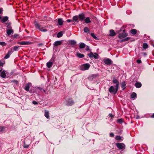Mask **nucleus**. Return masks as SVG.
<instances>
[{"instance_id":"4d7b16f0","label":"nucleus","mask_w":154,"mask_h":154,"mask_svg":"<svg viewBox=\"0 0 154 154\" xmlns=\"http://www.w3.org/2000/svg\"><path fill=\"white\" fill-rule=\"evenodd\" d=\"M109 115L110 117H111V118H112L113 117V116L111 114H109Z\"/></svg>"},{"instance_id":"f8f14e48","label":"nucleus","mask_w":154,"mask_h":154,"mask_svg":"<svg viewBox=\"0 0 154 154\" xmlns=\"http://www.w3.org/2000/svg\"><path fill=\"white\" fill-rule=\"evenodd\" d=\"M104 63L106 64L110 65L112 63V61L110 59L107 58L104 60Z\"/></svg>"},{"instance_id":"6e6552de","label":"nucleus","mask_w":154,"mask_h":154,"mask_svg":"<svg viewBox=\"0 0 154 154\" xmlns=\"http://www.w3.org/2000/svg\"><path fill=\"white\" fill-rule=\"evenodd\" d=\"M95 55L93 53L91 52L88 54V56L90 58L94 57L95 59H97L98 58V55L97 53H94Z\"/></svg>"},{"instance_id":"8fccbe9b","label":"nucleus","mask_w":154,"mask_h":154,"mask_svg":"<svg viewBox=\"0 0 154 154\" xmlns=\"http://www.w3.org/2000/svg\"><path fill=\"white\" fill-rule=\"evenodd\" d=\"M109 135L110 137H113L114 136V135L113 133L111 132L110 133Z\"/></svg>"},{"instance_id":"e2e57ef3","label":"nucleus","mask_w":154,"mask_h":154,"mask_svg":"<svg viewBox=\"0 0 154 154\" xmlns=\"http://www.w3.org/2000/svg\"><path fill=\"white\" fill-rule=\"evenodd\" d=\"M25 30L27 32V33H29V31H27L26 30Z\"/></svg>"},{"instance_id":"aec40b11","label":"nucleus","mask_w":154,"mask_h":154,"mask_svg":"<svg viewBox=\"0 0 154 154\" xmlns=\"http://www.w3.org/2000/svg\"><path fill=\"white\" fill-rule=\"evenodd\" d=\"M109 32V36H113L115 35L116 34L114 31L112 29L110 30Z\"/></svg>"},{"instance_id":"2f4dec72","label":"nucleus","mask_w":154,"mask_h":154,"mask_svg":"<svg viewBox=\"0 0 154 154\" xmlns=\"http://www.w3.org/2000/svg\"><path fill=\"white\" fill-rule=\"evenodd\" d=\"M85 46V44L83 43H81L79 45V47L80 48L82 49L84 48Z\"/></svg>"},{"instance_id":"3c124183","label":"nucleus","mask_w":154,"mask_h":154,"mask_svg":"<svg viewBox=\"0 0 154 154\" xmlns=\"http://www.w3.org/2000/svg\"><path fill=\"white\" fill-rule=\"evenodd\" d=\"M136 62L138 63H141V61L140 60H137Z\"/></svg>"},{"instance_id":"69168bd1","label":"nucleus","mask_w":154,"mask_h":154,"mask_svg":"<svg viewBox=\"0 0 154 154\" xmlns=\"http://www.w3.org/2000/svg\"><path fill=\"white\" fill-rule=\"evenodd\" d=\"M2 18V17L1 16H0V20Z\"/></svg>"},{"instance_id":"603ef678","label":"nucleus","mask_w":154,"mask_h":154,"mask_svg":"<svg viewBox=\"0 0 154 154\" xmlns=\"http://www.w3.org/2000/svg\"><path fill=\"white\" fill-rule=\"evenodd\" d=\"M32 103L33 104L35 105L37 104H38V103L36 101H33Z\"/></svg>"},{"instance_id":"37998d69","label":"nucleus","mask_w":154,"mask_h":154,"mask_svg":"<svg viewBox=\"0 0 154 154\" xmlns=\"http://www.w3.org/2000/svg\"><path fill=\"white\" fill-rule=\"evenodd\" d=\"M7 24L8 25H7V28H9V29L12 28L10 26V25H11L10 23H7Z\"/></svg>"},{"instance_id":"f257e3e1","label":"nucleus","mask_w":154,"mask_h":154,"mask_svg":"<svg viewBox=\"0 0 154 154\" xmlns=\"http://www.w3.org/2000/svg\"><path fill=\"white\" fill-rule=\"evenodd\" d=\"M85 17L84 13H82L79 14L78 15H75L73 17L72 19L74 21V23H72L73 25H75V22L78 23L79 21L82 22L84 21Z\"/></svg>"},{"instance_id":"58836bf2","label":"nucleus","mask_w":154,"mask_h":154,"mask_svg":"<svg viewBox=\"0 0 154 154\" xmlns=\"http://www.w3.org/2000/svg\"><path fill=\"white\" fill-rule=\"evenodd\" d=\"M30 88L29 86V85H27L25 88V89L27 91H29Z\"/></svg>"},{"instance_id":"20e7f679","label":"nucleus","mask_w":154,"mask_h":154,"mask_svg":"<svg viewBox=\"0 0 154 154\" xmlns=\"http://www.w3.org/2000/svg\"><path fill=\"white\" fill-rule=\"evenodd\" d=\"M126 29H124L123 30V32L120 33L118 35V38H123L128 35V34L127 33L125 32Z\"/></svg>"},{"instance_id":"f3484780","label":"nucleus","mask_w":154,"mask_h":154,"mask_svg":"<svg viewBox=\"0 0 154 154\" xmlns=\"http://www.w3.org/2000/svg\"><path fill=\"white\" fill-rule=\"evenodd\" d=\"M8 17L7 16L4 17L1 20V22L4 23L8 21Z\"/></svg>"},{"instance_id":"6e6d98bb","label":"nucleus","mask_w":154,"mask_h":154,"mask_svg":"<svg viewBox=\"0 0 154 154\" xmlns=\"http://www.w3.org/2000/svg\"><path fill=\"white\" fill-rule=\"evenodd\" d=\"M3 9L2 8H0V14H1L2 11H3Z\"/></svg>"},{"instance_id":"c03bdc74","label":"nucleus","mask_w":154,"mask_h":154,"mask_svg":"<svg viewBox=\"0 0 154 154\" xmlns=\"http://www.w3.org/2000/svg\"><path fill=\"white\" fill-rule=\"evenodd\" d=\"M11 82L14 83H15L17 85V84H18V81L17 80H15V79L13 80Z\"/></svg>"},{"instance_id":"09e8293b","label":"nucleus","mask_w":154,"mask_h":154,"mask_svg":"<svg viewBox=\"0 0 154 154\" xmlns=\"http://www.w3.org/2000/svg\"><path fill=\"white\" fill-rule=\"evenodd\" d=\"M5 63H3L1 60L0 61V67L2 66Z\"/></svg>"},{"instance_id":"0e129e2a","label":"nucleus","mask_w":154,"mask_h":154,"mask_svg":"<svg viewBox=\"0 0 154 154\" xmlns=\"http://www.w3.org/2000/svg\"><path fill=\"white\" fill-rule=\"evenodd\" d=\"M122 28H123V27H122V28H121V29L120 30H119V31H120V32H121V31H122Z\"/></svg>"},{"instance_id":"b1692460","label":"nucleus","mask_w":154,"mask_h":154,"mask_svg":"<svg viewBox=\"0 0 154 154\" xmlns=\"http://www.w3.org/2000/svg\"><path fill=\"white\" fill-rule=\"evenodd\" d=\"M69 44L71 45H75L76 43V42L74 40H71L69 42Z\"/></svg>"},{"instance_id":"f03ea898","label":"nucleus","mask_w":154,"mask_h":154,"mask_svg":"<svg viewBox=\"0 0 154 154\" xmlns=\"http://www.w3.org/2000/svg\"><path fill=\"white\" fill-rule=\"evenodd\" d=\"M34 24L35 28L38 29L41 32H45L48 31L47 29H45L44 27H41V26L36 21H34Z\"/></svg>"},{"instance_id":"ddd939ff","label":"nucleus","mask_w":154,"mask_h":154,"mask_svg":"<svg viewBox=\"0 0 154 154\" xmlns=\"http://www.w3.org/2000/svg\"><path fill=\"white\" fill-rule=\"evenodd\" d=\"M116 90V88L115 89L114 87L113 86H111L109 89V92L111 93H113L114 94H115L116 93H115Z\"/></svg>"},{"instance_id":"dca6fc26","label":"nucleus","mask_w":154,"mask_h":154,"mask_svg":"<svg viewBox=\"0 0 154 154\" xmlns=\"http://www.w3.org/2000/svg\"><path fill=\"white\" fill-rule=\"evenodd\" d=\"M84 21H85V23L87 24L90 23L91 22L90 18L89 17H87L86 18L85 17Z\"/></svg>"},{"instance_id":"423d86ee","label":"nucleus","mask_w":154,"mask_h":154,"mask_svg":"<svg viewBox=\"0 0 154 154\" xmlns=\"http://www.w3.org/2000/svg\"><path fill=\"white\" fill-rule=\"evenodd\" d=\"M112 82L114 84H116V90L115 93H116L118 90L119 85V82L118 80L116 79L115 77L113 78L112 80Z\"/></svg>"},{"instance_id":"cd10ccee","label":"nucleus","mask_w":154,"mask_h":154,"mask_svg":"<svg viewBox=\"0 0 154 154\" xmlns=\"http://www.w3.org/2000/svg\"><path fill=\"white\" fill-rule=\"evenodd\" d=\"M131 32L133 35H135L137 32V30L135 29H132L131 30Z\"/></svg>"},{"instance_id":"7ed1b4c3","label":"nucleus","mask_w":154,"mask_h":154,"mask_svg":"<svg viewBox=\"0 0 154 154\" xmlns=\"http://www.w3.org/2000/svg\"><path fill=\"white\" fill-rule=\"evenodd\" d=\"M90 65L88 63L83 64L79 66L80 69L82 71L88 70L90 67Z\"/></svg>"},{"instance_id":"5fc2aeb1","label":"nucleus","mask_w":154,"mask_h":154,"mask_svg":"<svg viewBox=\"0 0 154 154\" xmlns=\"http://www.w3.org/2000/svg\"><path fill=\"white\" fill-rule=\"evenodd\" d=\"M86 50L87 51H90L89 48V46H87V48H86Z\"/></svg>"},{"instance_id":"473e14b6","label":"nucleus","mask_w":154,"mask_h":154,"mask_svg":"<svg viewBox=\"0 0 154 154\" xmlns=\"http://www.w3.org/2000/svg\"><path fill=\"white\" fill-rule=\"evenodd\" d=\"M137 96V94L135 92L132 93L131 95V98H134Z\"/></svg>"},{"instance_id":"c9c22d12","label":"nucleus","mask_w":154,"mask_h":154,"mask_svg":"<svg viewBox=\"0 0 154 154\" xmlns=\"http://www.w3.org/2000/svg\"><path fill=\"white\" fill-rule=\"evenodd\" d=\"M115 139L116 140H123L122 139V137L120 136L117 135L116 136Z\"/></svg>"},{"instance_id":"72a5a7b5","label":"nucleus","mask_w":154,"mask_h":154,"mask_svg":"<svg viewBox=\"0 0 154 154\" xmlns=\"http://www.w3.org/2000/svg\"><path fill=\"white\" fill-rule=\"evenodd\" d=\"M19 36V35L18 34H14V35L12 36L11 38L12 39L14 38H17Z\"/></svg>"},{"instance_id":"a19ab883","label":"nucleus","mask_w":154,"mask_h":154,"mask_svg":"<svg viewBox=\"0 0 154 154\" xmlns=\"http://www.w3.org/2000/svg\"><path fill=\"white\" fill-rule=\"evenodd\" d=\"M0 45L3 46H5L6 45V43L4 42H0Z\"/></svg>"},{"instance_id":"052dcab7","label":"nucleus","mask_w":154,"mask_h":154,"mask_svg":"<svg viewBox=\"0 0 154 154\" xmlns=\"http://www.w3.org/2000/svg\"><path fill=\"white\" fill-rule=\"evenodd\" d=\"M43 91L44 92H45V93H46V91L44 89H43Z\"/></svg>"},{"instance_id":"a211bd4d","label":"nucleus","mask_w":154,"mask_h":154,"mask_svg":"<svg viewBox=\"0 0 154 154\" xmlns=\"http://www.w3.org/2000/svg\"><path fill=\"white\" fill-rule=\"evenodd\" d=\"M57 23L60 26H62L63 24V19L62 18H59L58 19Z\"/></svg>"},{"instance_id":"c756f323","label":"nucleus","mask_w":154,"mask_h":154,"mask_svg":"<svg viewBox=\"0 0 154 154\" xmlns=\"http://www.w3.org/2000/svg\"><path fill=\"white\" fill-rule=\"evenodd\" d=\"M63 35V32L62 31H60L59 32L57 35V37L58 38H60L62 37Z\"/></svg>"},{"instance_id":"5701e85b","label":"nucleus","mask_w":154,"mask_h":154,"mask_svg":"<svg viewBox=\"0 0 154 154\" xmlns=\"http://www.w3.org/2000/svg\"><path fill=\"white\" fill-rule=\"evenodd\" d=\"M135 86L137 88H139L141 87L142 84L140 82H136L135 83Z\"/></svg>"},{"instance_id":"4be33fe9","label":"nucleus","mask_w":154,"mask_h":154,"mask_svg":"<svg viewBox=\"0 0 154 154\" xmlns=\"http://www.w3.org/2000/svg\"><path fill=\"white\" fill-rule=\"evenodd\" d=\"M53 64V62L49 61L47 63L46 66L48 68H50L52 66Z\"/></svg>"},{"instance_id":"680f3d73","label":"nucleus","mask_w":154,"mask_h":154,"mask_svg":"<svg viewBox=\"0 0 154 154\" xmlns=\"http://www.w3.org/2000/svg\"><path fill=\"white\" fill-rule=\"evenodd\" d=\"M2 69L0 70V73H1L2 72Z\"/></svg>"},{"instance_id":"de8ad7c7","label":"nucleus","mask_w":154,"mask_h":154,"mask_svg":"<svg viewBox=\"0 0 154 154\" xmlns=\"http://www.w3.org/2000/svg\"><path fill=\"white\" fill-rule=\"evenodd\" d=\"M66 21L68 23H70L71 22H74V21H73V20L72 19V20H71V19H68L66 20Z\"/></svg>"},{"instance_id":"ea45409f","label":"nucleus","mask_w":154,"mask_h":154,"mask_svg":"<svg viewBox=\"0 0 154 154\" xmlns=\"http://www.w3.org/2000/svg\"><path fill=\"white\" fill-rule=\"evenodd\" d=\"M5 128L4 127L1 126H0V131H3L5 130Z\"/></svg>"},{"instance_id":"49530a36","label":"nucleus","mask_w":154,"mask_h":154,"mask_svg":"<svg viewBox=\"0 0 154 154\" xmlns=\"http://www.w3.org/2000/svg\"><path fill=\"white\" fill-rule=\"evenodd\" d=\"M36 89H38L39 90L41 91V92L43 91V89L42 88L40 87H36Z\"/></svg>"},{"instance_id":"a878e982","label":"nucleus","mask_w":154,"mask_h":154,"mask_svg":"<svg viewBox=\"0 0 154 154\" xmlns=\"http://www.w3.org/2000/svg\"><path fill=\"white\" fill-rule=\"evenodd\" d=\"M30 145V144H27L26 143V141H25L23 145L24 148H27Z\"/></svg>"},{"instance_id":"9b49d317","label":"nucleus","mask_w":154,"mask_h":154,"mask_svg":"<svg viewBox=\"0 0 154 154\" xmlns=\"http://www.w3.org/2000/svg\"><path fill=\"white\" fill-rule=\"evenodd\" d=\"M12 49H10L7 54L5 57L4 59H7L10 57V55L13 53V50Z\"/></svg>"},{"instance_id":"bf43d9fd","label":"nucleus","mask_w":154,"mask_h":154,"mask_svg":"<svg viewBox=\"0 0 154 154\" xmlns=\"http://www.w3.org/2000/svg\"><path fill=\"white\" fill-rule=\"evenodd\" d=\"M92 18L93 19H95L96 18V17L94 16H93Z\"/></svg>"},{"instance_id":"9d476101","label":"nucleus","mask_w":154,"mask_h":154,"mask_svg":"<svg viewBox=\"0 0 154 154\" xmlns=\"http://www.w3.org/2000/svg\"><path fill=\"white\" fill-rule=\"evenodd\" d=\"M62 41H57L55 42L53 44L54 47L55 48H56V47L62 44Z\"/></svg>"},{"instance_id":"4c0bfd02","label":"nucleus","mask_w":154,"mask_h":154,"mask_svg":"<svg viewBox=\"0 0 154 154\" xmlns=\"http://www.w3.org/2000/svg\"><path fill=\"white\" fill-rule=\"evenodd\" d=\"M97 75H98L97 74H93L91 75V77L92 78V79H95L97 77Z\"/></svg>"},{"instance_id":"864d4df0","label":"nucleus","mask_w":154,"mask_h":154,"mask_svg":"<svg viewBox=\"0 0 154 154\" xmlns=\"http://www.w3.org/2000/svg\"><path fill=\"white\" fill-rule=\"evenodd\" d=\"M141 54H143L144 56H146V55H147V54L146 53H145V52H142L141 53Z\"/></svg>"},{"instance_id":"e433bc0d","label":"nucleus","mask_w":154,"mask_h":154,"mask_svg":"<svg viewBox=\"0 0 154 154\" xmlns=\"http://www.w3.org/2000/svg\"><path fill=\"white\" fill-rule=\"evenodd\" d=\"M91 35L92 36V37H93L96 40H98V38L95 36L94 34V33H91Z\"/></svg>"},{"instance_id":"a18cd8bd","label":"nucleus","mask_w":154,"mask_h":154,"mask_svg":"<svg viewBox=\"0 0 154 154\" xmlns=\"http://www.w3.org/2000/svg\"><path fill=\"white\" fill-rule=\"evenodd\" d=\"M55 58L53 56L51 58V62L54 63V61H55Z\"/></svg>"},{"instance_id":"bb28decb","label":"nucleus","mask_w":154,"mask_h":154,"mask_svg":"<svg viewBox=\"0 0 154 154\" xmlns=\"http://www.w3.org/2000/svg\"><path fill=\"white\" fill-rule=\"evenodd\" d=\"M84 31L85 32L89 33L90 32V30L87 27H86L84 29Z\"/></svg>"},{"instance_id":"39448f33","label":"nucleus","mask_w":154,"mask_h":154,"mask_svg":"<svg viewBox=\"0 0 154 154\" xmlns=\"http://www.w3.org/2000/svg\"><path fill=\"white\" fill-rule=\"evenodd\" d=\"M116 145L117 148L120 149L124 150L125 149L126 146L124 143H116Z\"/></svg>"},{"instance_id":"c85d7f7f","label":"nucleus","mask_w":154,"mask_h":154,"mask_svg":"<svg viewBox=\"0 0 154 154\" xmlns=\"http://www.w3.org/2000/svg\"><path fill=\"white\" fill-rule=\"evenodd\" d=\"M45 116L48 119L49 117V112L48 111L45 110Z\"/></svg>"},{"instance_id":"338daca9","label":"nucleus","mask_w":154,"mask_h":154,"mask_svg":"<svg viewBox=\"0 0 154 154\" xmlns=\"http://www.w3.org/2000/svg\"><path fill=\"white\" fill-rule=\"evenodd\" d=\"M13 72H11V75H12V74H13Z\"/></svg>"},{"instance_id":"393cba45","label":"nucleus","mask_w":154,"mask_h":154,"mask_svg":"<svg viewBox=\"0 0 154 154\" xmlns=\"http://www.w3.org/2000/svg\"><path fill=\"white\" fill-rule=\"evenodd\" d=\"M6 73L4 70L0 74V76L2 78H5L6 77Z\"/></svg>"},{"instance_id":"1a4fd4ad","label":"nucleus","mask_w":154,"mask_h":154,"mask_svg":"<svg viewBox=\"0 0 154 154\" xmlns=\"http://www.w3.org/2000/svg\"><path fill=\"white\" fill-rule=\"evenodd\" d=\"M17 44L20 45H29L32 44V42L29 41H22L21 42H18Z\"/></svg>"},{"instance_id":"7c9ffc66","label":"nucleus","mask_w":154,"mask_h":154,"mask_svg":"<svg viewBox=\"0 0 154 154\" xmlns=\"http://www.w3.org/2000/svg\"><path fill=\"white\" fill-rule=\"evenodd\" d=\"M131 38L130 37H127L124 39H122L121 41V42H123L129 40Z\"/></svg>"},{"instance_id":"13d9d810","label":"nucleus","mask_w":154,"mask_h":154,"mask_svg":"<svg viewBox=\"0 0 154 154\" xmlns=\"http://www.w3.org/2000/svg\"><path fill=\"white\" fill-rule=\"evenodd\" d=\"M152 118H154V113L153 114L151 117Z\"/></svg>"},{"instance_id":"412c9836","label":"nucleus","mask_w":154,"mask_h":154,"mask_svg":"<svg viewBox=\"0 0 154 154\" xmlns=\"http://www.w3.org/2000/svg\"><path fill=\"white\" fill-rule=\"evenodd\" d=\"M19 47L18 46H14V47L11 48V49H12L13 50V52L14 51H18V50Z\"/></svg>"},{"instance_id":"774afa93","label":"nucleus","mask_w":154,"mask_h":154,"mask_svg":"<svg viewBox=\"0 0 154 154\" xmlns=\"http://www.w3.org/2000/svg\"><path fill=\"white\" fill-rule=\"evenodd\" d=\"M153 46L154 47V44L153 45Z\"/></svg>"},{"instance_id":"f704fd0d","label":"nucleus","mask_w":154,"mask_h":154,"mask_svg":"<svg viewBox=\"0 0 154 154\" xmlns=\"http://www.w3.org/2000/svg\"><path fill=\"white\" fill-rule=\"evenodd\" d=\"M148 47V45L146 43H144L143 44V48L146 49H147Z\"/></svg>"},{"instance_id":"79ce46f5","label":"nucleus","mask_w":154,"mask_h":154,"mask_svg":"<svg viewBox=\"0 0 154 154\" xmlns=\"http://www.w3.org/2000/svg\"><path fill=\"white\" fill-rule=\"evenodd\" d=\"M117 122L121 124L123 122L122 119H119L117 120Z\"/></svg>"},{"instance_id":"6ab92c4d","label":"nucleus","mask_w":154,"mask_h":154,"mask_svg":"<svg viewBox=\"0 0 154 154\" xmlns=\"http://www.w3.org/2000/svg\"><path fill=\"white\" fill-rule=\"evenodd\" d=\"M126 83L125 81H123L121 83V87L122 88V90H124L126 88Z\"/></svg>"},{"instance_id":"0eeeda50","label":"nucleus","mask_w":154,"mask_h":154,"mask_svg":"<svg viewBox=\"0 0 154 154\" xmlns=\"http://www.w3.org/2000/svg\"><path fill=\"white\" fill-rule=\"evenodd\" d=\"M75 103L74 101L72 98H69L66 100V105L67 106H71Z\"/></svg>"},{"instance_id":"2eb2a0df","label":"nucleus","mask_w":154,"mask_h":154,"mask_svg":"<svg viewBox=\"0 0 154 154\" xmlns=\"http://www.w3.org/2000/svg\"><path fill=\"white\" fill-rule=\"evenodd\" d=\"M76 56L79 58H81L83 57H84V55L83 54L77 52L76 53Z\"/></svg>"},{"instance_id":"4468645a","label":"nucleus","mask_w":154,"mask_h":154,"mask_svg":"<svg viewBox=\"0 0 154 154\" xmlns=\"http://www.w3.org/2000/svg\"><path fill=\"white\" fill-rule=\"evenodd\" d=\"M6 32L8 35H10L11 33H13L14 31L12 28L7 30Z\"/></svg>"}]
</instances>
